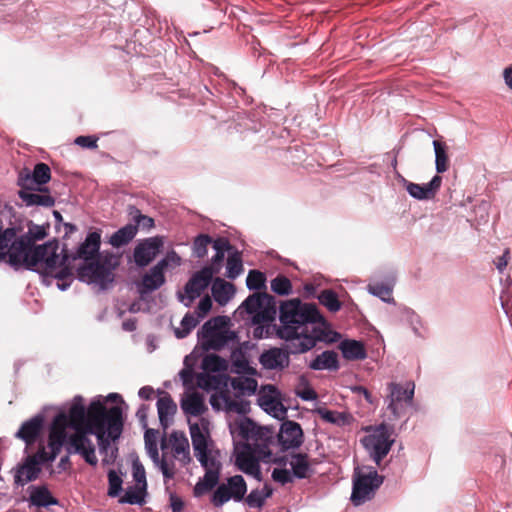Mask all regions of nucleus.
Here are the masks:
<instances>
[{"instance_id":"obj_1","label":"nucleus","mask_w":512,"mask_h":512,"mask_svg":"<svg viewBox=\"0 0 512 512\" xmlns=\"http://www.w3.org/2000/svg\"><path fill=\"white\" fill-rule=\"evenodd\" d=\"M279 321L276 334L289 342L293 355L310 351L318 341H335L326 338L327 332L322 327L326 324L325 318L314 303H304L299 298L282 302Z\"/></svg>"},{"instance_id":"obj_2","label":"nucleus","mask_w":512,"mask_h":512,"mask_svg":"<svg viewBox=\"0 0 512 512\" xmlns=\"http://www.w3.org/2000/svg\"><path fill=\"white\" fill-rule=\"evenodd\" d=\"M89 435L96 436L100 453L107 454V452L112 448L110 447V442L113 440L109 436L108 426H106L95 427L94 429L85 428L83 433L71 434L67 452L68 454H78L86 463L91 466H96L98 464V459L95 454V446L88 437Z\"/></svg>"},{"instance_id":"obj_3","label":"nucleus","mask_w":512,"mask_h":512,"mask_svg":"<svg viewBox=\"0 0 512 512\" xmlns=\"http://www.w3.org/2000/svg\"><path fill=\"white\" fill-rule=\"evenodd\" d=\"M118 265V259L114 254H100L93 262L82 264L77 268V278L80 282L95 284L100 290L105 291L114 282L113 270Z\"/></svg>"},{"instance_id":"obj_4","label":"nucleus","mask_w":512,"mask_h":512,"mask_svg":"<svg viewBox=\"0 0 512 512\" xmlns=\"http://www.w3.org/2000/svg\"><path fill=\"white\" fill-rule=\"evenodd\" d=\"M88 420L85 428L94 429L95 427L108 426L109 436L112 440H118L121 437L124 427L123 410L115 405L106 408L101 396L93 399L88 408Z\"/></svg>"},{"instance_id":"obj_5","label":"nucleus","mask_w":512,"mask_h":512,"mask_svg":"<svg viewBox=\"0 0 512 512\" xmlns=\"http://www.w3.org/2000/svg\"><path fill=\"white\" fill-rule=\"evenodd\" d=\"M48 228L49 224L37 225L30 222L28 224V231L20 236H17V229L15 227L4 229V234L0 238V250L10 248V257L7 260L8 264L19 263L17 254L35 241L44 239L47 236Z\"/></svg>"},{"instance_id":"obj_6","label":"nucleus","mask_w":512,"mask_h":512,"mask_svg":"<svg viewBox=\"0 0 512 512\" xmlns=\"http://www.w3.org/2000/svg\"><path fill=\"white\" fill-rule=\"evenodd\" d=\"M228 323L227 316H216L202 325L197 336L205 351L220 350L237 339V334L227 329Z\"/></svg>"},{"instance_id":"obj_7","label":"nucleus","mask_w":512,"mask_h":512,"mask_svg":"<svg viewBox=\"0 0 512 512\" xmlns=\"http://www.w3.org/2000/svg\"><path fill=\"white\" fill-rule=\"evenodd\" d=\"M383 482L384 477L379 475L374 467L356 468L353 475L351 502L355 506H360L371 500Z\"/></svg>"},{"instance_id":"obj_8","label":"nucleus","mask_w":512,"mask_h":512,"mask_svg":"<svg viewBox=\"0 0 512 512\" xmlns=\"http://www.w3.org/2000/svg\"><path fill=\"white\" fill-rule=\"evenodd\" d=\"M239 436L251 444L260 454V458H270L272 452L269 448L273 443L274 429L268 426H258L253 420L245 418L239 424Z\"/></svg>"},{"instance_id":"obj_9","label":"nucleus","mask_w":512,"mask_h":512,"mask_svg":"<svg viewBox=\"0 0 512 512\" xmlns=\"http://www.w3.org/2000/svg\"><path fill=\"white\" fill-rule=\"evenodd\" d=\"M276 298L266 292L249 295L241 304L247 314L251 315L253 324L272 323L277 314Z\"/></svg>"},{"instance_id":"obj_10","label":"nucleus","mask_w":512,"mask_h":512,"mask_svg":"<svg viewBox=\"0 0 512 512\" xmlns=\"http://www.w3.org/2000/svg\"><path fill=\"white\" fill-rule=\"evenodd\" d=\"M389 394L385 402L387 410L390 412L389 420H398L405 415L406 408L413 405L415 384L407 381L404 385L396 382H390L387 386Z\"/></svg>"},{"instance_id":"obj_11","label":"nucleus","mask_w":512,"mask_h":512,"mask_svg":"<svg viewBox=\"0 0 512 512\" xmlns=\"http://www.w3.org/2000/svg\"><path fill=\"white\" fill-rule=\"evenodd\" d=\"M247 493V484L242 475L227 478L226 483L217 486L211 497L212 504L220 508L230 500L241 502Z\"/></svg>"},{"instance_id":"obj_12","label":"nucleus","mask_w":512,"mask_h":512,"mask_svg":"<svg viewBox=\"0 0 512 512\" xmlns=\"http://www.w3.org/2000/svg\"><path fill=\"white\" fill-rule=\"evenodd\" d=\"M235 465L239 471L262 480L260 461L266 462L267 458H260V454L249 443H240L235 446Z\"/></svg>"},{"instance_id":"obj_13","label":"nucleus","mask_w":512,"mask_h":512,"mask_svg":"<svg viewBox=\"0 0 512 512\" xmlns=\"http://www.w3.org/2000/svg\"><path fill=\"white\" fill-rule=\"evenodd\" d=\"M394 440L390 439V430L385 424H380L372 434L365 436L362 443L376 465H380L389 453Z\"/></svg>"},{"instance_id":"obj_14","label":"nucleus","mask_w":512,"mask_h":512,"mask_svg":"<svg viewBox=\"0 0 512 512\" xmlns=\"http://www.w3.org/2000/svg\"><path fill=\"white\" fill-rule=\"evenodd\" d=\"M215 270L212 266H204L195 272L184 286V294L178 292L177 296L180 302L186 307L200 297L201 293L209 286L213 279Z\"/></svg>"},{"instance_id":"obj_15","label":"nucleus","mask_w":512,"mask_h":512,"mask_svg":"<svg viewBox=\"0 0 512 512\" xmlns=\"http://www.w3.org/2000/svg\"><path fill=\"white\" fill-rule=\"evenodd\" d=\"M100 246L101 231L95 230L88 232L84 241L79 244L75 252L63 254L61 265H65L70 259L73 261L82 260L84 264L93 262L100 255Z\"/></svg>"},{"instance_id":"obj_16","label":"nucleus","mask_w":512,"mask_h":512,"mask_svg":"<svg viewBox=\"0 0 512 512\" xmlns=\"http://www.w3.org/2000/svg\"><path fill=\"white\" fill-rule=\"evenodd\" d=\"M50 248H58V241L51 240L37 246L31 244L25 247V249L19 254H17L19 263L9 265L15 270H18L21 266H25L27 270L36 272V266L43 262V259L46 255V250H50Z\"/></svg>"},{"instance_id":"obj_17","label":"nucleus","mask_w":512,"mask_h":512,"mask_svg":"<svg viewBox=\"0 0 512 512\" xmlns=\"http://www.w3.org/2000/svg\"><path fill=\"white\" fill-rule=\"evenodd\" d=\"M277 441L282 451L298 449L304 441L301 425L296 421L284 418L277 434Z\"/></svg>"},{"instance_id":"obj_18","label":"nucleus","mask_w":512,"mask_h":512,"mask_svg":"<svg viewBox=\"0 0 512 512\" xmlns=\"http://www.w3.org/2000/svg\"><path fill=\"white\" fill-rule=\"evenodd\" d=\"M291 350L289 342H286L284 348L271 347L266 349L260 354L259 363L263 369L282 371L290 365V355L293 354Z\"/></svg>"},{"instance_id":"obj_19","label":"nucleus","mask_w":512,"mask_h":512,"mask_svg":"<svg viewBox=\"0 0 512 512\" xmlns=\"http://www.w3.org/2000/svg\"><path fill=\"white\" fill-rule=\"evenodd\" d=\"M163 246V239L160 236L146 238L139 242L133 250L135 264L144 268L148 266L160 252Z\"/></svg>"},{"instance_id":"obj_20","label":"nucleus","mask_w":512,"mask_h":512,"mask_svg":"<svg viewBox=\"0 0 512 512\" xmlns=\"http://www.w3.org/2000/svg\"><path fill=\"white\" fill-rule=\"evenodd\" d=\"M442 177L434 175L426 184H417L404 179V187L407 193L416 200L433 199L440 189Z\"/></svg>"},{"instance_id":"obj_21","label":"nucleus","mask_w":512,"mask_h":512,"mask_svg":"<svg viewBox=\"0 0 512 512\" xmlns=\"http://www.w3.org/2000/svg\"><path fill=\"white\" fill-rule=\"evenodd\" d=\"M13 471L14 484L18 487H23L39 478L42 467H39V463L34 462L33 458L27 456L23 459L22 463L17 464Z\"/></svg>"},{"instance_id":"obj_22","label":"nucleus","mask_w":512,"mask_h":512,"mask_svg":"<svg viewBox=\"0 0 512 512\" xmlns=\"http://www.w3.org/2000/svg\"><path fill=\"white\" fill-rule=\"evenodd\" d=\"M44 415L36 414L22 423L15 437L23 440L27 446L35 443L44 427Z\"/></svg>"},{"instance_id":"obj_23","label":"nucleus","mask_w":512,"mask_h":512,"mask_svg":"<svg viewBox=\"0 0 512 512\" xmlns=\"http://www.w3.org/2000/svg\"><path fill=\"white\" fill-rule=\"evenodd\" d=\"M166 282L165 273L160 272L155 266H152L137 284L138 293L141 297L151 294L161 288Z\"/></svg>"},{"instance_id":"obj_24","label":"nucleus","mask_w":512,"mask_h":512,"mask_svg":"<svg viewBox=\"0 0 512 512\" xmlns=\"http://www.w3.org/2000/svg\"><path fill=\"white\" fill-rule=\"evenodd\" d=\"M71 420V428L74 433H83L88 420V415L84 406V399L80 395H76L71 403L67 414Z\"/></svg>"},{"instance_id":"obj_25","label":"nucleus","mask_w":512,"mask_h":512,"mask_svg":"<svg viewBox=\"0 0 512 512\" xmlns=\"http://www.w3.org/2000/svg\"><path fill=\"white\" fill-rule=\"evenodd\" d=\"M29 503L38 508H47L52 505H58L59 501L55 498L46 485H30L28 487Z\"/></svg>"},{"instance_id":"obj_26","label":"nucleus","mask_w":512,"mask_h":512,"mask_svg":"<svg viewBox=\"0 0 512 512\" xmlns=\"http://www.w3.org/2000/svg\"><path fill=\"white\" fill-rule=\"evenodd\" d=\"M39 192L38 190H32V191H25V190H19L17 192L18 197L22 200V202L25 204L26 207H33V206H42L46 208H51L55 205V198L49 194L48 192Z\"/></svg>"},{"instance_id":"obj_27","label":"nucleus","mask_w":512,"mask_h":512,"mask_svg":"<svg viewBox=\"0 0 512 512\" xmlns=\"http://www.w3.org/2000/svg\"><path fill=\"white\" fill-rule=\"evenodd\" d=\"M191 441L194 449V455L199 462H204L205 453L208 449V435L205 434L197 423L191 424L189 427Z\"/></svg>"},{"instance_id":"obj_28","label":"nucleus","mask_w":512,"mask_h":512,"mask_svg":"<svg viewBox=\"0 0 512 512\" xmlns=\"http://www.w3.org/2000/svg\"><path fill=\"white\" fill-rule=\"evenodd\" d=\"M343 358L348 361L364 360L367 351L363 342L354 339H344L339 343Z\"/></svg>"},{"instance_id":"obj_29","label":"nucleus","mask_w":512,"mask_h":512,"mask_svg":"<svg viewBox=\"0 0 512 512\" xmlns=\"http://www.w3.org/2000/svg\"><path fill=\"white\" fill-rule=\"evenodd\" d=\"M308 367L315 371H337L340 368L338 355L333 350L323 351L309 363Z\"/></svg>"},{"instance_id":"obj_30","label":"nucleus","mask_w":512,"mask_h":512,"mask_svg":"<svg viewBox=\"0 0 512 512\" xmlns=\"http://www.w3.org/2000/svg\"><path fill=\"white\" fill-rule=\"evenodd\" d=\"M258 404L265 412L278 420H283L286 417L287 408L279 399L271 395H260L258 398Z\"/></svg>"},{"instance_id":"obj_31","label":"nucleus","mask_w":512,"mask_h":512,"mask_svg":"<svg viewBox=\"0 0 512 512\" xmlns=\"http://www.w3.org/2000/svg\"><path fill=\"white\" fill-rule=\"evenodd\" d=\"M289 465L291 472L296 479L308 478L312 473V468L308 461L306 453H292L290 454Z\"/></svg>"},{"instance_id":"obj_32","label":"nucleus","mask_w":512,"mask_h":512,"mask_svg":"<svg viewBox=\"0 0 512 512\" xmlns=\"http://www.w3.org/2000/svg\"><path fill=\"white\" fill-rule=\"evenodd\" d=\"M211 292L219 305H226L234 296L235 286L221 278H216L212 284Z\"/></svg>"},{"instance_id":"obj_33","label":"nucleus","mask_w":512,"mask_h":512,"mask_svg":"<svg viewBox=\"0 0 512 512\" xmlns=\"http://www.w3.org/2000/svg\"><path fill=\"white\" fill-rule=\"evenodd\" d=\"M220 472L218 468L207 469L203 478H200L195 484L193 494L195 497H200L208 491L212 490L218 485Z\"/></svg>"},{"instance_id":"obj_34","label":"nucleus","mask_w":512,"mask_h":512,"mask_svg":"<svg viewBox=\"0 0 512 512\" xmlns=\"http://www.w3.org/2000/svg\"><path fill=\"white\" fill-rule=\"evenodd\" d=\"M70 439L71 435H69L67 431H63V429L57 430L55 428H50L48 435V447L52 452L51 457L56 458L64 446L67 451Z\"/></svg>"},{"instance_id":"obj_35","label":"nucleus","mask_w":512,"mask_h":512,"mask_svg":"<svg viewBox=\"0 0 512 512\" xmlns=\"http://www.w3.org/2000/svg\"><path fill=\"white\" fill-rule=\"evenodd\" d=\"M180 404L185 414L194 417L201 415L206 410L204 399L198 392L188 394Z\"/></svg>"},{"instance_id":"obj_36","label":"nucleus","mask_w":512,"mask_h":512,"mask_svg":"<svg viewBox=\"0 0 512 512\" xmlns=\"http://www.w3.org/2000/svg\"><path fill=\"white\" fill-rule=\"evenodd\" d=\"M177 410V406L171 396L165 393L163 397H160L157 401V411L160 425L166 429L169 425L168 417H172Z\"/></svg>"},{"instance_id":"obj_37","label":"nucleus","mask_w":512,"mask_h":512,"mask_svg":"<svg viewBox=\"0 0 512 512\" xmlns=\"http://www.w3.org/2000/svg\"><path fill=\"white\" fill-rule=\"evenodd\" d=\"M137 235V225L128 223L115 231L109 238V243L116 248L127 245Z\"/></svg>"},{"instance_id":"obj_38","label":"nucleus","mask_w":512,"mask_h":512,"mask_svg":"<svg viewBox=\"0 0 512 512\" xmlns=\"http://www.w3.org/2000/svg\"><path fill=\"white\" fill-rule=\"evenodd\" d=\"M145 448H146L147 454L149 455V457L151 458L153 463L155 465L159 466L163 477L165 479H172L175 475L174 469L169 467L165 458L160 459L157 442L153 443V442H149V440H147V444H145Z\"/></svg>"},{"instance_id":"obj_39","label":"nucleus","mask_w":512,"mask_h":512,"mask_svg":"<svg viewBox=\"0 0 512 512\" xmlns=\"http://www.w3.org/2000/svg\"><path fill=\"white\" fill-rule=\"evenodd\" d=\"M147 490H142V486L133 485L127 487L124 495L119 499L121 504L143 505L146 503L145 498Z\"/></svg>"},{"instance_id":"obj_40","label":"nucleus","mask_w":512,"mask_h":512,"mask_svg":"<svg viewBox=\"0 0 512 512\" xmlns=\"http://www.w3.org/2000/svg\"><path fill=\"white\" fill-rule=\"evenodd\" d=\"M367 291L375 296L381 299V301L389 304H395L394 298L391 296L393 292V283H382V282H375L368 284Z\"/></svg>"},{"instance_id":"obj_41","label":"nucleus","mask_w":512,"mask_h":512,"mask_svg":"<svg viewBox=\"0 0 512 512\" xmlns=\"http://www.w3.org/2000/svg\"><path fill=\"white\" fill-rule=\"evenodd\" d=\"M170 441L172 443L174 454L183 455L187 462H189L191 460L189 453V442L185 434L175 430L170 434Z\"/></svg>"},{"instance_id":"obj_42","label":"nucleus","mask_w":512,"mask_h":512,"mask_svg":"<svg viewBox=\"0 0 512 512\" xmlns=\"http://www.w3.org/2000/svg\"><path fill=\"white\" fill-rule=\"evenodd\" d=\"M244 271L241 252L234 250L227 258L226 277L234 280Z\"/></svg>"},{"instance_id":"obj_43","label":"nucleus","mask_w":512,"mask_h":512,"mask_svg":"<svg viewBox=\"0 0 512 512\" xmlns=\"http://www.w3.org/2000/svg\"><path fill=\"white\" fill-rule=\"evenodd\" d=\"M316 413L327 423L344 426L349 423V415L347 413L329 410L327 408L319 407Z\"/></svg>"},{"instance_id":"obj_44","label":"nucleus","mask_w":512,"mask_h":512,"mask_svg":"<svg viewBox=\"0 0 512 512\" xmlns=\"http://www.w3.org/2000/svg\"><path fill=\"white\" fill-rule=\"evenodd\" d=\"M317 299L321 305L333 313L338 312L342 307V303L340 302L337 293L332 289L322 290Z\"/></svg>"},{"instance_id":"obj_45","label":"nucleus","mask_w":512,"mask_h":512,"mask_svg":"<svg viewBox=\"0 0 512 512\" xmlns=\"http://www.w3.org/2000/svg\"><path fill=\"white\" fill-rule=\"evenodd\" d=\"M433 147L435 152V169L438 174L444 173L448 169L447 147L444 143L434 140Z\"/></svg>"},{"instance_id":"obj_46","label":"nucleus","mask_w":512,"mask_h":512,"mask_svg":"<svg viewBox=\"0 0 512 512\" xmlns=\"http://www.w3.org/2000/svg\"><path fill=\"white\" fill-rule=\"evenodd\" d=\"M17 185L20 187V190L32 191L38 190L39 192H49L47 187H39L36 182H34L33 176L28 169H23L17 178Z\"/></svg>"},{"instance_id":"obj_47","label":"nucleus","mask_w":512,"mask_h":512,"mask_svg":"<svg viewBox=\"0 0 512 512\" xmlns=\"http://www.w3.org/2000/svg\"><path fill=\"white\" fill-rule=\"evenodd\" d=\"M198 323L199 319L197 317L191 313H186L180 322V327L174 330L175 337L178 339L187 337Z\"/></svg>"},{"instance_id":"obj_48","label":"nucleus","mask_w":512,"mask_h":512,"mask_svg":"<svg viewBox=\"0 0 512 512\" xmlns=\"http://www.w3.org/2000/svg\"><path fill=\"white\" fill-rule=\"evenodd\" d=\"M226 361L216 354L206 355L202 361V369L208 373H217L225 370Z\"/></svg>"},{"instance_id":"obj_49","label":"nucleus","mask_w":512,"mask_h":512,"mask_svg":"<svg viewBox=\"0 0 512 512\" xmlns=\"http://www.w3.org/2000/svg\"><path fill=\"white\" fill-rule=\"evenodd\" d=\"M128 214L134 221L133 225H137V230L139 229V227L147 230L154 227V219L151 218L150 216L143 215L136 206H128Z\"/></svg>"},{"instance_id":"obj_50","label":"nucleus","mask_w":512,"mask_h":512,"mask_svg":"<svg viewBox=\"0 0 512 512\" xmlns=\"http://www.w3.org/2000/svg\"><path fill=\"white\" fill-rule=\"evenodd\" d=\"M181 261V257L178 255V253L175 250H170L154 266L160 272L165 273V270L175 269L176 267L180 266Z\"/></svg>"},{"instance_id":"obj_51","label":"nucleus","mask_w":512,"mask_h":512,"mask_svg":"<svg viewBox=\"0 0 512 512\" xmlns=\"http://www.w3.org/2000/svg\"><path fill=\"white\" fill-rule=\"evenodd\" d=\"M213 243V239L208 234H199L195 237L192 244L193 255L197 258H204L208 253V245Z\"/></svg>"},{"instance_id":"obj_52","label":"nucleus","mask_w":512,"mask_h":512,"mask_svg":"<svg viewBox=\"0 0 512 512\" xmlns=\"http://www.w3.org/2000/svg\"><path fill=\"white\" fill-rule=\"evenodd\" d=\"M213 249L215 250V255L212 257V263L218 264L224 260L225 252H233L235 249L230 244L228 239L226 238H217L213 241Z\"/></svg>"},{"instance_id":"obj_53","label":"nucleus","mask_w":512,"mask_h":512,"mask_svg":"<svg viewBox=\"0 0 512 512\" xmlns=\"http://www.w3.org/2000/svg\"><path fill=\"white\" fill-rule=\"evenodd\" d=\"M31 175L39 187L46 185L51 180L50 167L43 162L35 164Z\"/></svg>"},{"instance_id":"obj_54","label":"nucleus","mask_w":512,"mask_h":512,"mask_svg":"<svg viewBox=\"0 0 512 512\" xmlns=\"http://www.w3.org/2000/svg\"><path fill=\"white\" fill-rule=\"evenodd\" d=\"M271 290L280 296H287L292 292L291 281L284 275H278L271 280Z\"/></svg>"},{"instance_id":"obj_55","label":"nucleus","mask_w":512,"mask_h":512,"mask_svg":"<svg viewBox=\"0 0 512 512\" xmlns=\"http://www.w3.org/2000/svg\"><path fill=\"white\" fill-rule=\"evenodd\" d=\"M266 285V275L259 270H250L246 278V286L249 290H261Z\"/></svg>"},{"instance_id":"obj_56","label":"nucleus","mask_w":512,"mask_h":512,"mask_svg":"<svg viewBox=\"0 0 512 512\" xmlns=\"http://www.w3.org/2000/svg\"><path fill=\"white\" fill-rule=\"evenodd\" d=\"M122 484V477L115 470H109L107 495L112 498L118 497L123 490Z\"/></svg>"},{"instance_id":"obj_57","label":"nucleus","mask_w":512,"mask_h":512,"mask_svg":"<svg viewBox=\"0 0 512 512\" xmlns=\"http://www.w3.org/2000/svg\"><path fill=\"white\" fill-rule=\"evenodd\" d=\"M196 381L198 387L206 391L214 389L218 384H220L218 376L211 375L206 371L199 373L196 377Z\"/></svg>"},{"instance_id":"obj_58","label":"nucleus","mask_w":512,"mask_h":512,"mask_svg":"<svg viewBox=\"0 0 512 512\" xmlns=\"http://www.w3.org/2000/svg\"><path fill=\"white\" fill-rule=\"evenodd\" d=\"M223 402L227 411L236 412L238 414H244L248 410L249 403L246 401H237L232 399L229 395H222Z\"/></svg>"},{"instance_id":"obj_59","label":"nucleus","mask_w":512,"mask_h":512,"mask_svg":"<svg viewBox=\"0 0 512 512\" xmlns=\"http://www.w3.org/2000/svg\"><path fill=\"white\" fill-rule=\"evenodd\" d=\"M132 475L136 485L142 486V490H147L146 472L142 463L136 458L132 464Z\"/></svg>"},{"instance_id":"obj_60","label":"nucleus","mask_w":512,"mask_h":512,"mask_svg":"<svg viewBox=\"0 0 512 512\" xmlns=\"http://www.w3.org/2000/svg\"><path fill=\"white\" fill-rule=\"evenodd\" d=\"M266 499L267 494L262 495L260 489H254L251 490V492L247 495V497L245 498V502L250 508L260 509L264 506Z\"/></svg>"},{"instance_id":"obj_61","label":"nucleus","mask_w":512,"mask_h":512,"mask_svg":"<svg viewBox=\"0 0 512 512\" xmlns=\"http://www.w3.org/2000/svg\"><path fill=\"white\" fill-rule=\"evenodd\" d=\"M271 476L275 482L281 485L292 483L294 480L292 472L286 468H274Z\"/></svg>"},{"instance_id":"obj_62","label":"nucleus","mask_w":512,"mask_h":512,"mask_svg":"<svg viewBox=\"0 0 512 512\" xmlns=\"http://www.w3.org/2000/svg\"><path fill=\"white\" fill-rule=\"evenodd\" d=\"M403 316L410 323L413 333L416 336L421 337L422 335L419 330V326L421 325V320H420L419 315H417L412 309L405 307V308H403Z\"/></svg>"},{"instance_id":"obj_63","label":"nucleus","mask_w":512,"mask_h":512,"mask_svg":"<svg viewBox=\"0 0 512 512\" xmlns=\"http://www.w3.org/2000/svg\"><path fill=\"white\" fill-rule=\"evenodd\" d=\"M68 427L71 428V420L67 414L61 412L54 417L50 428L66 431Z\"/></svg>"},{"instance_id":"obj_64","label":"nucleus","mask_w":512,"mask_h":512,"mask_svg":"<svg viewBox=\"0 0 512 512\" xmlns=\"http://www.w3.org/2000/svg\"><path fill=\"white\" fill-rule=\"evenodd\" d=\"M232 366L234 367V372L238 374L249 373V362L241 353L233 358Z\"/></svg>"}]
</instances>
